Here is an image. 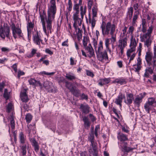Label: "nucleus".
Wrapping results in <instances>:
<instances>
[{"mask_svg":"<svg viewBox=\"0 0 156 156\" xmlns=\"http://www.w3.org/2000/svg\"><path fill=\"white\" fill-rule=\"evenodd\" d=\"M153 29L154 27L152 25L149 27L147 30V25L142 26L141 31L144 34L142 35H140V41L144 42V45L147 48L151 46L152 42L151 37Z\"/></svg>","mask_w":156,"mask_h":156,"instance_id":"f257e3e1","label":"nucleus"},{"mask_svg":"<svg viewBox=\"0 0 156 156\" xmlns=\"http://www.w3.org/2000/svg\"><path fill=\"white\" fill-rule=\"evenodd\" d=\"M59 0H57V1L58 2ZM50 4V8L48 10V18L46 19L47 27L49 28L51 27V21L54 19L56 10L55 0H51Z\"/></svg>","mask_w":156,"mask_h":156,"instance_id":"f03ea898","label":"nucleus"},{"mask_svg":"<svg viewBox=\"0 0 156 156\" xmlns=\"http://www.w3.org/2000/svg\"><path fill=\"white\" fill-rule=\"evenodd\" d=\"M103 49V42L102 41H100L99 43L98 50L96 51V52L99 60L101 61H102L104 59H108L107 52L105 51L103 52H102Z\"/></svg>","mask_w":156,"mask_h":156,"instance_id":"7ed1b4c3","label":"nucleus"},{"mask_svg":"<svg viewBox=\"0 0 156 156\" xmlns=\"http://www.w3.org/2000/svg\"><path fill=\"white\" fill-rule=\"evenodd\" d=\"M113 26H114L115 30V24L112 25L110 22H108L106 23L105 22L103 21L101 26L103 35L105 36L110 34L112 27H113Z\"/></svg>","mask_w":156,"mask_h":156,"instance_id":"20e7f679","label":"nucleus"},{"mask_svg":"<svg viewBox=\"0 0 156 156\" xmlns=\"http://www.w3.org/2000/svg\"><path fill=\"white\" fill-rule=\"evenodd\" d=\"M145 59L147 65L149 66L152 65L154 67H156V55L153 57L152 53L150 51L146 52Z\"/></svg>","mask_w":156,"mask_h":156,"instance_id":"39448f33","label":"nucleus"},{"mask_svg":"<svg viewBox=\"0 0 156 156\" xmlns=\"http://www.w3.org/2000/svg\"><path fill=\"white\" fill-rule=\"evenodd\" d=\"M10 29L8 26L5 27L4 28L2 26H0V36L4 39L5 37L9 38Z\"/></svg>","mask_w":156,"mask_h":156,"instance_id":"423d86ee","label":"nucleus"},{"mask_svg":"<svg viewBox=\"0 0 156 156\" xmlns=\"http://www.w3.org/2000/svg\"><path fill=\"white\" fill-rule=\"evenodd\" d=\"M40 17H41V21L42 22L43 27V30H44V32L46 34H47V30L46 29V28L45 27V20L46 22V27L47 28V30H49L50 32L51 33V29L52 28V21H53L54 19L51 21V27H50V28H48L47 27V22L46 21V19L48 18V17H46V15L45 14L43 13L42 14H40Z\"/></svg>","mask_w":156,"mask_h":156,"instance_id":"0eeeda50","label":"nucleus"},{"mask_svg":"<svg viewBox=\"0 0 156 156\" xmlns=\"http://www.w3.org/2000/svg\"><path fill=\"white\" fill-rule=\"evenodd\" d=\"M11 30L13 37L16 39L17 37V34H18L20 37H22L21 35L22 31L21 29L18 27H16L14 23H12L11 25Z\"/></svg>","mask_w":156,"mask_h":156,"instance_id":"6e6552de","label":"nucleus"},{"mask_svg":"<svg viewBox=\"0 0 156 156\" xmlns=\"http://www.w3.org/2000/svg\"><path fill=\"white\" fill-rule=\"evenodd\" d=\"M97 145V144H95V143L90 145L88 150L90 155H92L93 156L98 155V151Z\"/></svg>","mask_w":156,"mask_h":156,"instance_id":"1a4fd4ad","label":"nucleus"},{"mask_svg":"<svg viewBox=\"0 0 156 156\" xmlns=\"http://www.w3.org/2000/svg\"><path fill=\"white\" fill-rule=\"evenodd\" d=\"M154 68L153 66L147 67L145 70L144 76L146 78L149 77L150 74L151 75L153 73Z\"/></svg>","mask_w":156,"mask_h":156,"instance_id":"9d476101","label":"nucleus"},{"mask_svg":"<svg viewBox=\"0 0 156 156\" xmlns=\"http://www.w3.org/2000/svg\"><path fill=\"white\" fill-rule=\"evenodd\" d=\"M127 37L119 38V41L118 47H119L125 48L127 44Z\"/></svg>","mask_w":156,"mask_h":156,"instance_id":"9b49d317","label":"nucleus"},{"mask_svg":"<svg viewBox=\"0 0 156 156\" xmlns=\"http://www.w3.org/2000/svg\"><path fill=\"white\" fill-rule=\"evenodd\" d=\"M125 99V97L124 95L122 94H120L116 98L115 103L118 105H119L120 107H121V103L122 102V99Z\"/></svg>","mask_w":156,"mask_h":156,"instance_id":"f8f14e48","label":"nucleus"},{"mask_svg":"<svg viewBox=\"0 0 156 156\" xmlns=\"http://www.w3.org/2000/svg\"><path fill=\"white\" fill-rule=\"evenodd\" d=\"M90 108V107L87 105H84L83 104L80 105V109L85 114H87L89 112Z\"/></svg>","mask_w":156,"mask_h":156,"instance_id":"ddd939ff","label":"nucleus"},{"mask_svg":"<svg viewBox=\"0 0 156 156\" xmlns=\"http://www.w3.org/2000/svg\"><path fill=\"white\" fill-rule=\"evenodd\" d=\"M33 41L34 43L38 45H40V42H42V41L37 32L33 36Z\"/></svg>","mask_w":156,"mask_h":156,"instance_id":"4468645a","label":"nucleus"},{"mask_svg":"<svg viewBox=\"0 0 156 156\" xmlns=\"http://www.w3.org/2000/svg\"><path fill=\"white\" fill-rule=\"evenodd\" d=\"M84 48L85 50L88 51V52L89 53V56L90 57H92L94 55V51L90 44H89L88 46L85 47Z\"/></svg>","mask_w":156,"mask_h":156,"instance_id":"2eb2a0df","label":"nucleus"},{"mask_svg":"<svg viewBox=\"0 0 156 156\" xmlns=\"http://www.w3.org/2000/svg\"><path fill=\"white\" fill-rule=\"evenodd\" d=\"M29 84L34 86H41V85L39 81H36L34 79L31 78L28 80Z\"/></svg>","mask_w":156,"mask_h":156,"instance_id":"dca6fc26","label":"nucleus"},{"mask_svg":"<svg viewBox=\"0 0 156 156\" xmlns=\"http://www.w3.org/2000/svg\"><path fill=\"white\" fill-rule=\"evenodd\" d=\"M20 147L22 150L23 155H25L26 154V149L29 147V145L28 143L25 144H20Z\"/></svg>","mask_w":156,"mask_h":156,"instance_id":"f3484780","label":"nucleus"},{"mask_svg":"<svg viewBox=\"0 0 156 156\" xmlns=\"http://www.w3.org/2000/svg\"><path fill=\"white\" fill-rule=\"evenodd\" d=\"M19 138L20 143V144H25L28 143L26 140V136L23 134V132L20 133L19 134Z\"/></svg>","mask_w":156,"mask_h":156,"instance_id":"a211bd4d","label":"nucleus"},{"mask_svg":"<svg viewBox=\"0 0 156 156\" xmlns=\"http://www.w3.org/2000/svg\"><path fill=\"white\" fill-rule=\"evenodd\" d=\"M110 81V80L109 78L101 79L99 80L98 83L99 85L102 86L104 85L108 84Z\"/></svg>","mask_w":156,"mask_h":156,"instance_id":"6ab92c4d","label":"nucleus"},{"mask_svg":"<svg viewBox=\"0 0 156 156\" xmlns=\"http://www.w3.org/2000/svg\"><path fill=\"white\" fill-rule=\"evenodd\" d=\"M133 95L131 94H127L126 95V99L127 101L125 100L124 102L127 103V104L130 105L132 102L133 100L134 99Z\"/></svg>","mask_w":156,"mask_h":156,"instance_id":"aec40b11","label":"nucleus"},{"mask_svg":"<svg viewBox=\"0 0 156 156\" xmlns=\"http://www.w3.org/2000/svg\"><path fill=\"white\" fill-rule=\"evenodd\" d=\"M115 30V27L113 26L111 30V31H110V34L111 35V37L109 39L112 42L114 43L116 41V35H114V33Z\"/></svg>","mask_w":156,"mask_h":156,"instance_id":"412c9836","label":"nucleus"},{"mask_svg":"<svg viewBox=\"0 0 156 156\" xmlns=\"http://www.w3.org/2000/svg\"><path fill=\"white\" fill-rule=\"evenodd\" d=\"M34 24L31 22L28 23L27 24V27L28 32V36L29 37L31 34V31L32 30Z\"/></svg>","mask_w":156,"mask_h":156,"instance_id":"4be33fe9","label":"nucleus"},{"mask_svg":"<svg viewBox=\"0 0 156 156\" xmlns=\"http://www.w3.org/2000/svg\"><path fill=\"white\" fill-rule=\"evenodd\" d=\"M88 140L91 142L90 144L95 143L97 144L96 142L94 140V136L93 133V129L91 130V133H90L88 137Z\"/></svg>","mask_w":156,"mask_h":156,"instance_id":"5701e85b","label":"nucleus"},{"mask_svg":"<svg viewBox=\"0 0 156 156\" xmlns=\"http://www.w3.org/2000/svg\"><path fill=\"white\" fill-rule=\"evenodd\" d=\"M9 120L10 121V125L12 129H13L15 127V123L14 120V117L13 115H10L9 117Z\"/></svg>","mask_w":156,"mask_h":156,"instance_id":"b1692460","label":"nucleus"},{"mask_svg":"<svg viewBox=\"0 0 156 156\" xmlns=\"http://www.w3.org/2000/svg\"><path fill=\"white\" fill-rule=\"evenodd\" d=\"M70 91L72 94L76 97H78L80 94V91L78 89H74L73 87L70 89Z\"/></svg>","mask_w":156,"mask_h":156,"instance_id":"393cba45","label":"nucleus"},{"mask_svg":"<svg viewBox=\"0 0 156 156\" xmlns=\"http://www.w3.org/2000/svg\"><path fill=\"white\" fill-rule=\"evenodd\" d=\"M20 97L22 101L23 102H27L28 101L27 96L26 92L21 93Z\"/></svg>","mask_w":156,"mask_h":156,"instance_id":"a878e982","label":"nucleus"},{"mask_svg":"<svg viewBox=\"0 0 156 156\" xmlns=\"http://www.w3.org/2000/svg\"><path fill=\"white\" fill-rule=\"evenodd\" d=\"M139 13V11L138 10L134 12L132 20V24L133 25H134L136 23V20L138 17Z\"/></svg>","mask_w":156,"mask_h":156,"instance_id":"bb28decb","label":"nucleus"},{"mask_svg":"<svg viewBox=\"0 0 156 156\" xmlns=\"http://www.w3.org/2000/svg\"><path fill=\"white\" fill-rule=\"evenodd\" d=\"M131 43L130 45V47H133L136 48L137 45V43L135 39L134 38L133 35H131Z\"/></svg>","mask_w":156,"mask_h":156,"instance_id":"cd10ccee","label":"nucleus"},{"mask_svg":"<svg viewBox=\"0 0 156 156\" xmlns=\"http://www.w3.org/2000/svg\"><path fill=\"white\" fill-rule=\"evenodd\" d=\"M133 9L132 7H130L128 9V11L127 12V15L129 16V20H131L133 13Z\"/></svg>","mask_w":156,"mask_h":156,"instance_id":"c85d7f7f","label":"nucleus"},{"mask_svg":"<svg viewBox=\"0 0 156 156\" xmlns=\"http://www.w3.org/2000/svg\"><path fill=\"white\" fill-rule=\"evenodd\" d=\"M83 120L84 122L85 127H89L90 126V122L89 121L87 117L84 116L83 118Z\"/></svg>","mask_w":156,"mask_h":156,"instance_id":"c756f323","label":"nucleus"},{"mask_svg":"<svg viewBox=\"0 0 156 156\" xmlns=\"http://www.w3.org/2000/svg\"><path fill=\"white\" fill-rule=\"evenodd\" d=\"M87 9V7L86 6H85L84 7H83V6H81L80 8V14L81 16V17L83 19V18L84 15L85 14L86 11V9Z\"/></svg>","mask_w":156,"mask_h":156,"instance_id":"7c9ffc66","label":"nucleus"},{"mask_svg":"<svg viewBox=\"0 0 156 156\" xmlns=\"http://www.w3.org/2000/svg\"><path fill=\"white\" fill-rule=\"evenodd\" d=\"M143 98V97H140L139 96H137L134 100V103L137 106L139 107V106L140 103L142 101V100Z\"/></svg>","mask_w":156,"mask_h":156,"instance_id":"2f4dec72","label":"nucleus"},{"mask_svg":"<svg viewBox=\"0 0 156 156\" xmlns=\"http://www.w3.org/2000/svg\"><path fill=\"white\" fill-rule=\"evenodd\" d=\"M96 20L94 18V17H92V19H91L90 17V16L89 17V22L91 23L92 26V28L93 29L94 27L96 22Z\"/></svg>","mask_w":156,"mask_h":156,"instance_id":"473e14b6","label":"nucleus"},{"mask_svg":"<svg viewBox=\"0 0 156 156\" xmlns=\"http://www.w3.org/2000/svg\"><path fill=\"white\" fill-rule=\"evenodd\" d=\"M65 76L67 79L70 80H72L76 78L75 75L73 74L71 75L70 74L67 73L66 74Z\"/></svg>","mask_w":156,"mask_h":156,"instance_id":"72a5a7b5","label":"nucleus"},{"mask_svg":"<svg viewBox=\"0 0 156 156\" xmlns=\"http://www.w3.org/2000/svg\"><path fill=\"white\" fill-rule=\"evenodd\" d=\"M82 30H81L80 29L78 28V31L77 33V40L78 41H80L81 40L82 38Z\"/></svg>","mask_w":156,"mask_h":156,"instance_id":"f704fd0d","label":"nucleus"},{"mask_svg":"<svg viewBox=\"0 0 156 156\" xmlns=\"http://www.w3.org/2000/svg\"><path fill=\"white\" fill-rule=\"evenodd\" d=\"M73 20L74 21V23L76 24H78L79 26H81V20L80 18L78 17H73Z\"/></svg>","mask_w":156,"mask_h":156,"instance_id":"c9c22d12","label":"nucleus"},{"mask_svg":"<svg viewBox=\"0 0 156 156\" xmlns=\"http://www.w3.org/2000/svg\"><path fill=\"white\" fill-rule=\"evenodd\" d=\"M89 40L88 37L87 36H84L83 37V45L84 47L85 48L86 47H87V42Z\"/></svg>","mask_w":156,"mask_h":156,"instance_id":"e433bc0d","label":"nucleus"},{"mask_svg":"<svg viewBox=\"0 0 156 156\" xmlns=\"http://www.w3.org/2000/svg\"><path fill=\"white\" fill-rule=\"evenodd\" d=\"M32 119V115L28 113L26 115L25 119L26 120V122L28 123H29Z\"/></svg>","mask_w":156,"mask_h":156,"instance_id":"4c0bfd02","label":"nucleus"},{"mask_svg":"<svg viewBox=\"0 0 156 156\" xmlns=\"http://www.w3.org/2000/svg\"><path fill=\"white\" fill-rule=\"evenodd\" d=\"M119 139L121 141H125L127 140L126 136L123 134H121L118 136Z\"/></svg>","mask_w":156,"mask_h":156,"instance_id":"58836bf2","label":"nucleus"},{"mask_svg":"<svg viewBox=\"0 0 156 156\" xmlns=\"http://www.w3.org/2000/svg\"><path fill=\"white\" fill-rule=\"evenodd\" d=\"M115 82L121 85L125 84L126 83V81L124 79H117L115 80Z\"/></svg>","mask_w":156,"mask_h":156,"instance_id":"ea45409f","label":"nucleus"},{"mask_svg":"<svg viewBox=\"0 0 156 156\" xmlns=\"http://www.w3.org/2000/svg\"><path fill=\"white\" fill-rule=\"evenodd\" d=\"M151 105L148 102L145 104L144 107L146 111L149 113V111L151 109Z\"/></svg>","mask_w":156,"mask_h":156,"instance_id":"a19ab883","label":"nucleus"},{"mask_svg":"<svg viewBox=\"0 0 156 156\" xmlns=\"http://www.w3.org/2000/svg\"><path fill=\"white\" fill-rule=\"evenodd\" d=\"M147 102L152 105L153 104L156 103V98H148Z\"/></svg>","mask_w":156,"mask_h":156,"instance_id":"79ce46f5","label":"nucleus"},{"mask_svg":"<svg viewBox=\"0 0 156 156\" xmlns=\"http://www.w3.org/2000/svg\"><path fill=\"white\" fill-rule=\"evenodd\" d=\"M130 48L129 49L127 52V55L128 57L130 56L131 53L135 50V48L133 47H130Z\"/></svg>","mask_w":156,"mask_h":156,"instance_id":"37998d69","label":"nucleus"},{"mask_svg":"<svg viewBox=\"0 0 156 156\" xmlns=\"http://www.w3.org/2000/svg\"><path fill=\"white\" fill-rule=\"evenodd\" d=\"M27 128L28 129V131L29 132V133H30L31 130L35 129V124H34L33 125H32L31 124L28 125Z\"/></svg>","mask_w":156,"mask_h":156,"instance_id":"c03bdc74","label":"nucleus"},{"mask_svg":"<svg viewBox=\"0 0 156 156\" xmlns=\"http://www.w3.org/2000/svg\"><path fill=\"white\" fill-rule=\"evenodd\" d=\"M3 96L6 100L8 99L9 97V93L8 92L7 89H5Z\"/></svg>","mask_w":156,"mask_h":156,"instance_id":"a18cd8bd","label":"nucleus"},{"mask_svg":"<svg viewBox=\"0 0 156 156\" xmlns=\"http://www.w3.org/2000/svg\"><path fill=\"white\" fill-rule=\"evenodd\" d=\"M72 6L73 5L71 0H69L67 5V9L69 12L71 10Z\"/></svg>","mask_w":156,"mask_h":156,"instance_id":"49530a36","label":"nucleus"},{"mask_svg":"<svg viewBox=\"0 0 156 156\" xmlns=\"http://www.w3.org/2000/svg\"><path fill=\"white\" fill-rule=\"evenodd\" d=\"M122 148L124 151L126 152H129L130 151H132L133 149V148L127 147L126 146L123 147Z\"/></svg>","mask_w":156,"mask_h":156,"instance_id":"de8ad7c7","label":"nucleus"},{"mask_svg":"<svg viewBox=\"0 0 156 156\" xmlns=\"http://www.w3.org/2000/svg\"><path fill=\"white\" fill-rule=\"evenodd\" d=\"M142 64V60L140 57H139L137 60V63L136 64L134 65L133 66H135L136 65H140L141 66Z\"/></svg>","mask_w":156,"mask_h":156,"instance_id":"09e8293b","label":"nucleus"},{"mask_svg":"<svg viewBox=\"0 0 156 156\" xmlns=\"http://www.w3.org/2000/svg\"><path fill=\"white\" fill-rule=\"evenodd\" d=\"M12 105L11 103L8 104L7 107V109L8 112H10L12 108Z\"/></svg>","mask_w":156,"mask_h":156,"instance_id":"8fccbe9b","label":"nucleus"},{"mask_svg":"<svg viewBox=\"0 0 156 156\" xmlns=\"http://www.w3.org/2000/svg\"><path fill=\"white\" fill-rule=\"evenodd\" d=\"M93 17H96L97 15V9L94 8H93L92 9Z\"/></svg>","mask_w":156,"mask_h":156,"instance_id":"3c124183","label":"nucleus"},{"mask_svg":"<svg viewBox=\"0 0 156 156\" xmlns=\"http://www.w3.org/2000/svg\"><path fill=\"white\" fill-rule=\"evenodd\" d=\"M93 44L94 46V49H95V51L97 50V40H96L95 38H93Z\"/></svg>","mask_w":156,"mask_h":156,"instance_id":"603ef678","label":"nucleus"},{"mask_svg":"<svg viewBox=\"0 0 156 156\" xmlns=\"http://www.w3.org/2000/svg\"><path fill=\"white\" fill-rule=\"evenodd\" d=\"M72 84L71 83L69 82H66V86L70 91V89L72 88L71 87Z\"/></svg>","mask_w":156,"mask_h":156,"instance_id":"864d4df0","label":"nucleus"},{"mask_svg":"<svg viewBox=\"0 0 156 156\" xmlns=\"http://www.w3.org/2000/svg\"><path fill=\"white\" fill-rule=\"evenodd\" d=\"M109 39L106 38L105 40V45L107 49L109 48Z\"/></svg>","mask_w":156,"mask_h":156,"instance_id":"5fc2aeb1","label":"nucleus"},{"mask_svg":"<svg viewBox=\"0 0 156 156\" xmlns=\"http://www.w3.org/2000/svg\"><path fill=\"white\" fill-rule=\"evenodd\" d=\"M55 72H52L51 73H48L46 72L45 71H43L41 72V74H44L47 75H53L55 73Z\"/></svg>","mask_w":156,"mask_h":156,"instance_id":"6e6d98bb","label":"nucleus"},{"mask_svg":"<svg viewBox=\"0 0 156 156\" xmlns=\"http://www.w3.org/2000/svg\"><path fill=\"white\" fill-rule=\"evenodd\" d=\"M99 129V125H97L95 128L94 130V134L96 136V137H97L98 136V130Z\"/></svg>","mask_w":156,"mask_h":156,"instance_id":"4d7b16f0","label":"nucleus"},{"mask_svg":"<svg viewBox=\"0 0 156 156\" xmlns=\"http://www.w3.org/2000/svg\"><path fill=\"white\" fill-rule=\"evenodd\" d=\"M136 67H135V71L136 72H139L141 69L142 66L140 65H136Z\"/></svg>","mask_w":156,"mask_h":156,"instance_id":"13d9d810","label":"nucleus"},{"mask_svg":"<svg viewBox=\"0 0 156 156\" xmlns=\"http://www.w3.org/2000/svg\"><path fill=\"white\" fill-rule=\"evenodd\" d=\"M134 28L133 26H130L129 27V30H128V32L129 34H131V35H132L133 32L134 31Z\"/></svg>","mask_w":156,"mask_h":156,"instance_id":"bf43d9fd","label":"nucleus"},{"mask_svg":"<svg viewBox=\"0 0 156 156\" xmlns=\"http://www.w3.org/2000/svg\"><path fill=\"white\" fill-rule=\"evenodd\" d=\"M70 65L72 66H73L75 65L76 64V62L74 61L72 57H71L70 58Z\"/></svg>","mask_w":156,"mask_h":156,"instance_id":"052dcab7","label":"nucleus"},{"mask_svg":"<svg viewBox=\"0 0 156 156\" xmlns=\"http://www.w3.org/2000/svg\"><path fill=\"white\" fill-rule=\"evenodd\" d=\"M79 4H76L73 6V9L74 11L79 10Z\"/></svg>","mask_w":156,"mask_h":156,"instance_id":"680f3d73","label":"nucleus"},{"mask_svg":"<svg viewBox=\"0 0 156 156\" xmlns=\"http://www.w3.org/2000/svg\"><path fill=\"white\" fill-rule=\"evenodd\" d=\"M81 98L82 99H85L87 100L88 99L87 95H85L84 93L82 94L81 96Z\"/></svg>","mask_w":156,"mask_h":156,"instance_id":"e2e57ef3","label":"nucleus"},{"mask_svg":"<svg viewBox=\"0 0 156 156\" xmlns=\"http://www.w3.org/2000/svg\"><path fill=\"white\" fill-rule=\"evenodd\" d=\"M89 116L91 121L92 122H94L96 120V119L95 117L93 115L91 114H90L89 115Z\"/></svg>","mask_w":156,"mask_h":156,"instance_id":"0e129e2a","label":"nucleus"},{"mask_svg":"<svg viewBox=\"0 0 156 156\" xmlns=\"http://www.w3.org/2000/svg\"><path fill=\"white\" fill-rule=\"evenodd\" d=\"M46 53L50 55H52L53 54V52L50 50L49 48H46L45 50Z\"/></svg>","mask_w":156,"mask_h":156,"instance_id":"69168bd1","label":"nucleus"},{"mask_svg":"<svg viewBox=\"0 0 156 156\" xmlns=\"http://www.w3.org/2000/svg\"><path fill=\"white\" fill-rule=\"evenodd\" d=\"M30 141L32 143L33 146L37 144V142L34 139H31L30 140Z\"/></svg>","mask_w":156,"mask_h":156,"instance_id":"338daca9","label":"nucleus"},{"mask_svg":"<svg viewBox=\"0 0 156 156\" xmlns=\"http://www.w3.org/2000/svg\"><path fill=\"white\" fill-rule=\"evenodd\" d=\"M68 39H67L66 41L63 42L62 43V45L63 46H66L68 47Z\"/></svg>","mask_w":156,"mask_h":156,"instance_id":"774afa93","label":"nucleus"}]
</instances>
